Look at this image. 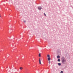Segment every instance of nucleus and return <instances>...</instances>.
Returning <instances> with one entry per match:
<instances>
[{"instance_id": "1", "label": "nucleus", "mask_w": 73, "mask_h": 73, "mask_svg": "<svg viewBox=\"0 0 73 73\" xmlns=\"http://www.w3.org/2000/svg\"><path fill=\"white\" fill-rule=\"evenodd\" d=\"M62 63H64L65 62H66V60H65V59L64 58H62Z\"/></svg>"}, {"instance_id": "2", "label": "nucleus", "mask_w": 73, "mask_h": 73, "mask_svg": "<svg viewBox=\"0 0 73 73\" xmlns=\"http://www.w3.org/2000/svg\"><path fill=\"white\" fill-rule=\"evenodd\" d=\"M39 62L40 64H41V58H39Z\"/></svg>"}, {"instance_id": "3", "label": "nucleus", "mask_w": 73, "mask_h": 73, "mask_svg": "<svg viewBox=\"0 0 73 73\" xmlns=\"http://www.w3.org/2000/svg\"><path fill=\"white\" fill-rule=\"evenodd\" d=\"M41 7H38V9H39V10H41Z\"/></svg>"}, {"instance_id": "4", "label": "nucleus", "mask_w": 73, "mask_h": 73, "mask_svg": "<svg viewBox=\"0 0 73 73\" xmlns=\"http://www.w3.org/2000/svg\"><path fill=\"white\" fill-rule=\"evenodd\" d=\"M48 61H50V57L48 58Z\"/></svg>"}, {"instance_id": "5", "label": "nucleus", "mask_w": 73, "mask_h": 73, "mask_svg": "<svg viewBox=\"0 0 73 73\" xmlns=\"http://www.w3.org/2000/svg\"><path fill=\"white\" fill-rule=\"evenodd\" d=\"M20 70H22V69H23V67H21L20 68Z\"/></svg>"}, {"instance_id": "6", "label": "nucleus", "mask_w": 73, "mask_h": 73, "mask_svg": "<svg viewBox=\"0 0 73 73\" xmlns=\"http://www.w3.org/2000/svg\"><path fill=\"white\" fill-rule=\"evenodd\" d=\"M60 56H57V58H60Z\"/></svg>"}, {"instance_id": "7", "label": "nucleus", "mask_w": 73, "mask_h": 73, "mask_svg": "<svg viewBox=\"0 0 73 73\" xmlns=\"http://www.w3.org/2000/svg\"><path fill=\"white\" fill-rule=\"evenodd\" d=\"M58 65H59V66H60L61 65V63H58Z\"/></svg>"}, {"instance_id": "8", "label": "nucleus", "mask_w": 73, "mask_h": 73, "mask_svg": "<svg viewBox=\"0 0 73 73\" xmlns=\"http://www.w3.org/2000/svg\"><path fill=\"white\" fill-rule=\"evenodd\" d=\"M47 57H48V58L50 57V55H48Z\"/></svg>"}, {"instance_id": "9", "label": "nucleus", "mask_w": 73, "mask_h": 73, "mask_svg": "<svg viewBox=\"0 0 73 73\" xmlns=\"http://www.w3.org/2000/svg\"><path fill=\"white\" fill-rule=\"evenodd\" d=\"M39 57H41V54H40V53L39 54Z\"/></svg>"}, {"instance_id": "10", "label": "nucleus", "mask_w": 73, "mask_h": 73, "mask_svg": "<svg viewBox=\"0 0 73 73\" xmlns=\"http://www.w3.org/2000/svg\"><path fill=\"white\" fill-rule=\"evenodd\" d=\"M58 61L59 62H60V59H58Z\"/></svg>"}, {"instance_id": "11", "label": "nucleus", "mask_w": 73, "mask_h": 73, "mask_svg": "<svg viewBox=\"0 0 73 73\" xmlns=\"http://www.w3.org/2000/svg\"><path fill=\"white\" fill-rule=\"evenodd\" d=\"M60 73H63V71H62L60 72Z\"/></svg>"}, {"instance_id": "12", "label": "nucleus", "mask_w": 73, "mask_h": 73, "mask_svg": "<svg viewBox=\"0 0 73 73\" xmlns=\"http://www.w3.org/2000/svg\"><path fill=\"white\" fill-rule=\"evenodd\" d=\"M48 62L49 64H50V61H49Z\"/></svg>"}, {"instance_id": "13", "label": "nucleus", "mask_w": 73, "mask_h": 73, "mask_svg": "<svg viewBox=\"0 0 73 73\" xmlns=\"http://www.w3.org/2000/svg\"><path fill=\"white\" fill-rule=\"evenodd\" d=\"M44 15H45V16H46V14H45V13H44Z\"/></svg>"}, {"instance_id": "14", "label": "nucleus", "mask_w": 73, "mask_h": 73, "mask_svg": "<svg viewBox=\"0 0 73 73\" xmlns=\"http://www.w3.org/2000/svg\"><path fill=\"white\" fill-rule=\"evenodd\" d=\"M24 22L25 23V21H24Z\"/></svg>"}]
</instances>
